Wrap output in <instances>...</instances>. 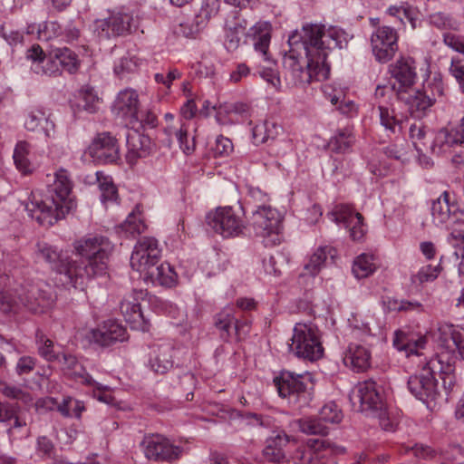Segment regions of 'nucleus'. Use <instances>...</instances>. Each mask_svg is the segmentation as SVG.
Segmentation results:
<instances>
[{"label":"nucleus","mask_w":464,"mask_h":464,"mask_svg":"<svg viewBox=\"0 0 464 464\" xmlns=\"http://www.w3.org/2000/svg\"><path fill=\"white\" fill-rule=\"evenodd\" d=\"M303 46L306 54L305 68L300 63L294 50L285 55L283 65L285 77L293 86H304L314 80L326 79L330 65L326 63L328 51L342 48L344 33L324 25L306 24L303 27Z\"/></svg>","instance_id":"obj_1"},{"label":"nucleus","mask_w":464,"mask_h":464,"mask_svg":"<svg viewBox=\"0 0 464 464\" xmlns=\"http://www.w3.org/2000/svg\"><path fill=\"white\" fill-rule=\"evenodd\" d=\"M74 249L85 261L72 260L64 263L62 271L69 275L73 287H83L84 280L105 275L113 245L108 237L101 235H87L74 242Z\"/></svg>","instance_id":"obj_2"},{"label":"nucleus","mask_w":464,"mask_h":464,"mask_svg":"<svg viewBox=\"0 0 464 464\" xmlns=\"http://www.w3.org/2000/svg\"><path fill=\"white\" fill-rule=\"evenodd\" d=\"M72 188V182L68 171L60 169L55 172L53 183L47 186L46 199L32 192L24 208L40 225L52 226L75 208L76 204L71 197Z\"/></svg>","instance_id":"obj_3"},{"label":"nucleus","mask_w":464,"mask_h":464,"mask_svg":"<svg viewBox=\"0 0 464 464\" xmlns=\"http://www.w3.org/2000/svg\"><path fill=\"white\" fill-rule=\"evenodd\" d=\"M455 359L447 352H440L430 358L416 375L411 376L408 388L411 394L423 402L435 400L438 394V382L435 374L440 373L443 385H453Z\"/></svg>","instance_id":"obj_4"},{"label":"nucleus","mask_w":464,"mask_h":464,"mask_svg":"<svg viewBox=\"0 0 464 464\" xmlns=\"http://www.w3.org/2000/svg\"><path fill=\"white\" fill-rule=\"evenodd\" d=\"M11 294L17 300V305L12 312L22 304L26 310L33 314H44L47 312L54 304L55 295L50 285L44 282L26 283L25 285H18L14 280Z\"/></svg>","instance_id":"obj_5"},{"label":"nucleus","mask_w":464,"mask_h":464,"mask_svg":"<svg viewBox=\"0 0 464 464\" xmlns=\"http://www.w3.org/2000/svg\"><path fill=\"white\" fill-rule=\"evenodd\" d=\"M274 382L278 393L287 398L290 404L301 409L309 405L314 394V382L312 375L308 372L295 374L285 371L275 378Z\"/></svg>","instance_id":"obj_6"},{"label":"nucleus","mask_w":464,"mask_h":464,"mask_svg":"<svg viewBox=\"0 0 464 464\" xmlns=\"http://www.w3.org/2000/svg\"><path fill=\"white\" fill-rule=\"evenodd\" d=\"M282 217L270 206H261L253 213V228L266 247H274L282 241Z\"/></svg>","instance_id":"obj_7"},{"label":"nucleus","mask_w":464,"mask_h":464,"mask_svg":"<svg viewBox=\"0 0 464 464\" xmlns=\"http://www.w3.org/2000/svg\"><path fill=\"white\" fill-rule=\"evenodd\" d=\"M293 332L289 348L295 355L309 361H316L323 356L324 348L315 325L297 323Z\"/></svg>","instance_id":"obj_8"},{"label":"nucleus","mask_w":464,"mask_h":464,"mask_svg":"<svg viewBox=\"0 0 464 464\" xmlns=\"http://www.w3.org/2000/svg\"><path fill=\"white\" fill-rule=\"evenodd\" d=\"M133 17L129 13L109 11L108 15L93 21V34L101 40H109L131 34Z\"/></svg>","instance_id":"obj_9"},{"label":"nucleus","mask_w":464,"mask_h":464,"mask_svg":"<svg viewBox=\"0 0 464 464\" xmlns=\"http://www.w3.org/2000/svg\"><path fill=\"white\" fill-rule=\"evenodd\" d=\"M140 445L145 457L154 461L173 462L183 453L181 447L174 445L167 437L159 433L145 435Z\"/></svg>","instance_id":"obj_10"},{"label":"nucleus","mask_w":464,"mask_h":464,"mask_svg":"<svg viewBox=\"0 0 464 464\" xmlns=\"http://www.w3.org/2000/svg\"><path fill=\"white\" fill-rule=\"evenodd\" d=\"M160 254L158 240L144 237L134 246L130 256V266L133 270L147 275L159 262Z\"/></svg>","instance_id":"obj_11"},{"label":"nucleus","mask_w":464,"mask_h":464,"mask_svg":"<svg viewBox=\"0 0 464 464\" xmlns=\"http://www.w3.org/2000/svg\"><path fill=\"white\" fill-rule=\"evenodd\" d=\"M87 153L99 164L116 163L120 160L118 140L108 131L97 133L90 143Z\"/></svg>","instance_id":"obj_12"},{"label":"nucleus","mask_w":464,"mask_h":464,"mask_svg":"<svg viewBox=\"0 0 464 464\" xmlns=\"http://www.w3.org/2000/svg\"><path fill=\"white\" fill-rule=\"evenodd\" d=\"M372 53L379 63L391 61L398 51V34L391 26H380L372 34Z\"/></svg>","instance_id":"obj_13"},{"label":"nucleus","mask_w":464,"mask_h":464,"mask_svg":"<svg viewBox=\"0 0 464 464\" xmlns=\"http://www.w3.org/2000/svg\"><path fill=\"white\" fill-rule=\"evenodd\" d=\"M328 217L336 224H343L349 229L350 237L354 241H359L365 235V225L363 217L358 212L344 204L335 205L328 213Z\"/></svg>","instance_id":"obj_14"},{"label":"nucleus","mask_w":464,"mask_h":464,"mask_svg":"<svg viewBox=\"0 0 464 464\" xmlns=\"http://www.w3.org/2000/svg\"><path fill=\"white\" fill-rule=\"evenodd\" d=\"M382 391L381 385L369 379L358 384L357 391L351 395V400H357L360 411H378L384 408Z\"/></svg>","instance_id":"obj_15"},{"label":"nucleus","mask_w":464,"mask_h":464,"mask_svg":"<svg viewBox=\"0 0 464 464\" xmlns=\"http://www.w3.org/2000/svg\"><path fill=\"white\" fill-rule=\"evenodd\" d=\"M334 453V445L327 439H310L307 448L296 453L298 464H326Z\"/></svg>","instance_id":"obj_16"},{"label":"nucleus","mask_w":464,"mask_h":464,"mask_svg":"<svg viewBox=\"0 0 464 464\" xmlns=\"http://www.w3.org/2000/svg\"><path fill=\"white\" fill-rule=\"evenodd\" d=\"M246 39H250L253 43L256 51L260 52L266 60H268L267 51L271 40V25L266 22H260L252 26L247 33H246L245 26H234V38L237 42H240L241 36ZM246 43V40H245Z\"/></svg>","instance_id":"obj_17"},{"label":"nucleus","mask_w":464,"mask_h":464,"mask_svg":"<svg viewBox=\"0 0 464 464\" xmlns=\"http://www.w3.org/2000/svg\"><path fill=\"white\" fill-rule=\"evenodd\" d=\"M456 147H464V117L455 128H442L433 140L431 150L434 153L440 154Z\"/></svg>","instance_id":"obj_18"},{"label":"nucleus","mask_w":464,"mask_h":464,"mask_svg":"<svg viewBox=\"0 0 464 464\" xmlns=\"http://www.w3.org/2000/svg\"><path fill=\"white\" fill-rule=\"evenodd\" d=\"M58 362L65 376L86 386L102 389V386L87 372L83 362L72 354L63 353Z\"/></svg>","instance_id":"obj_19"},{"label":"nucleus","mask_w":464,"mask_h":464,"mask_svg":"<svg viewBox=\"0 0 464 464\" xmlns=\"http://www.w3.org/2000/svg\"><path fill=\"white\" fill-rule=\"evenodd\" d=\"M140 107L139 95L133 89L128 88L121 91L112 105V112L119 118L132 122L137 118Z\"/></svg>","instance_id":"obj_20"},{"label":"nucleus","mask_w":464,"mask_h":464,"mask_svg":"<svg viewBox=\"0 0 464 464\" xmlns=\"http://www.w3.org/2000/svg\"><path fill=\"white\" fill-rule=\"evenodd\" d=\"M390 72L399 83L397 91H410L417 79L415 61L411 57H401L390 65Z\"/></svg>","instance_id":"obj_21"},{"label":"nucleus","mask_w":464,"mask_h":464,"mask_svg":"<svg viewBox=\"0 0 464 464\" xmlns=\"http://www.w3.org/2000/svg\"><path fill=\"white\" fill-rule=\"evenodd\" d=\"M24 127L30 131L41 130L46 138L55 136V123L52 113L43 107L34 108L28 111Z\"/></svg>","instance_id":"obj_22"},{"label":"nucleus","mask_w":464,"mask_h":464,"mask_svg":"<svg viewBox=\"0 0 464 464\" xmlns=\"http://www.w3.org/2000/svg\"><path fill=\"white\" fill-rule=\"evenodd\" d=\"M92 340L101 346H110L116 342L127 339L126 329L114 320H108L92 331Z\"/></svg>","instance_id":"obj_23"},{"label":"nucleus","mask_w":464,"mask_h":464,"mask_svg":"<svg viewBox=\"0 0 464 464\" xmlns=\"http://www.w3.org/2000/svg\"><path fill=\"white\" fill-rule=\"evenodd\" d=\"M207 226L216 234L224 238L232 236V208L218 207L206 216Z\"/></svg>","instance_id":"obj_24"},{"label":"nucleus","mask_w":464,"mask_h":464,"mask_svg":"<svg viewBox=\"0 0 464 464\" xmlns=\"http://www.w3.org/2000/svg\"><path fill=\"white\" fill-rule=\"evenodd\" d=\"M397 98L403 102L408 106L410 113L416 117H420L435 101L434 97L426 94V91H415L412 88L410 91H397Z\"/></svg>","instance_id":"obj_25"},{"label":"nucleus","mask_w":464,"mask_h":464,"mask_svg":"<svg viewBox=\"0 0 464 464\" xmlns=\"http://www.w3.org/2000/svg\"><path fill=\"white\" fill-rule=\"evenodd\" d=\"M371 352L364 345L350 343L344 352L343 363L353 371L364 372L371 366Z\"/></svg>","instance_id":"obj_26"},{"label":"nucleus","mask_w":464,"mask_h":464,"mask_svg":"<svg viewBox=\"0 0 464 464\" xmlns=\"http://www.w3.org/2000/svg\"><path fill=\"white\" fill-rule=\"evenodd\" d=\"M36 257L43 259L44 261L52 264L56 271L64 275L66 279L63 281L64 284H69V275L65 271H62V266L64 263H72V259L67 256H63L58 252L56 248L45 242H39L36 245L35 250Z\"/></svg>","instance_id":"obj_27"},{"label":"nucleus","mask_w":464,"mask_h":464,"mask_svg":"<svg viewBox=\"0 0 464 464\" xmlns=\"http://www.w3.org/2000/svg\"><path fill=\"white\" fill-rule=\"evenodd\" d=\"M172 353L170 343L154 345L149 362L151 370L157 373H166L173 366Z\"/></svg>","instance_id":"obj_28"},{"label":"nucleus","mask_w":464,"mask_h":464,"mask_svg":"<svg viewBox=\"0 0 464 464\" xmlns=\"http://www.w3.org/2000/svg\"><path fill=\"white\" fill-rule=\"evenodd\" d=\"M150 140L148 136L138 132L129 134L127 137L126 160L130 164H133L140 158H145L150 153Z\"/></svg>","instance_id":"obj_29"},{"label":"nucleus","mask_w":464,"mask_h":464,"mask_svg":"<svg viewBox=\"0 0 464 464\" xmlns=\"http://www.w3.org/2000/svg\"><path fill=\"white\" fill-rule=\"evenodd\" d=\"M145 295L142 290L134 291L130 296L124 298L121 302L120 309L127 322L130 324H138L140 321L144 322L140 300H143Z\"/></svg>","instance_id":"obj_30"},{"label":"nucleus","mask_w":464,"mask_h":464,"mask_svg":"<svg viewBox=\"0 0 464 464\" xmlns=\"http://www.w3.org/2000/svg\"><path fill=\"white\" fill-rule=\"evenodd\" d=\"M219 9V0H201L199 11L196 14L192 28L187 35H193L202 30L209 19Z\"/></svg>","instance_id":"obj_31"},{"label":"nucleus","mask_w":464,"mask_h":464,"mask_svg":"<svg viewBox=\"0 0 464 464\" xmlns=\"http://www.w3.org/2000/svg\"><path fill=\"white\" fill-rule=\"evenodd\" d=\"M456 206L450 203V194L444 191L437 199L432 201L431 216L436 225L446 223L455 211Z\"/></svg>","instance_id":"obj_32"},{"label":"nucleus","mask_w":464,"mask_h":464,"mask_svg":"<svg viewBox=\"0 0 464 464\" xmlns=\"http://www.w3.org/2000/svg\"><path fill=\"white\" fill-rule=\"evenodd\" d=\"M289 442V438L285 433L277 434L267 440V444L264 449V456L270 462H280L285 459V448Z\"/></svg>","instance_id":"obj_33"},{"label":"nucleus","mask_w":464,"mask_h":464,"mask_svg":"<svg viewBox=\"0 0 464 464\" xmlns=\"http://www.w3.org/2000/svg\"><path fill=\"white\" fill-rule=\"evenodd\" d=\"M14 279L6 273L0 271V311L5 314L12 313L17 305V300L13 297L11 290L13 288Z\"/></svg>","instance_id":"obj_34"},{"label":"nucleus","mask_w":464,"mask_h":464,"mask_svg":"<svg viewBox=\"0 0 464 464\" xmlns=\"http://www.w3.org/2000/svg\"><path fill=\"white\" fill-rule=\"evenodd\" d=\"M281 130V126L272 121H265L252 129L253 142L256 145L274 140Z\"/></svg>","instance_id":"obj_35"},{"label":"nucleus","mask_w":464,"mask_h":464,"mask_svg":"<svg viewBox=\"0 0 464 464\" xmlns=\"http://www.w3.org/2000/svg\"><path fill=\"white\" fill-rule=\"evenodd\" d=\"M154 283L165 287L176 285L178 275L169 263H162L147 274Z\"/></svg>","instance_id":"obj_36"},{"label":"nucleus","mask_w":464,"mask_h":464,"mask_svg":"<svg viewBox=\"0 0 464 464\" xmlns=\"http://www.w3.org/2000/svg\"><path fill=\"white\" fill-rule=\"evenodd\" d=\"M164 131H165L166 135L169 138V146H170L172 137H175L179 148L182 150V151L184 153L189 154L194 150V148H195L194 139H192L189 141L188 135V127H187L186 123H181L179 127H176V126L167 127Z\"/></svg>","instance_id":"obj_37"},{"label":"nucleus","mask_w":464,"mask_h":464,"mask_svg":"<svg viewBox=\"0 0 464 464\" xmlns=\"http://www.w3.org/2000/svg\"><path fill=\"white\" fill-rule=\"evenodd\" d=\"M101 100L91 87H83L79 91L76 102L78 111H84L88 113H95L99 111Z\"/></svg>","instance_id":"obj_38"},{"label":"nucleus","mask_w":464,"mask_h":464,"mask_svg":"<svg viewBox=\"0 0 464 464\" xmlns=\"http://www.w3.org/2000/svg\"><path fill=\"white\" fill-rule=\"evenodd\" d=\"M95 175L102 203L116 202L118 199V189L113 184L112 179L104 175L102 171H97Z\"/></svg>","instance_id":"obj_39"},{"label":"nucleus","mask_w":464,"mask_h":464,"mask_svg":"<svg viewBox=\"0 0 464 464\" xmlns=\"http://www.w3.org/2000/svg\"><path fill=\"white\" fill-rule=\"evenodd\" d=\"M54 58L57 59L61 71L64 70L70 73L77 71L79 60L76 53L67 47L53 50Z\"/></svg>","instance_id":"obj_40"},{"label":"nucleus","mask_w":464,"mask_h":464,"mask_svg":"<svg viewBox=\"0 0 464 464\" xmlns=\"http://www.w3.org/2000/svg\"><path fill=\"white\" fill-rule=\"evenodd\" d=\"M462 328H457L451 324L439 323L435 333L437 342L445 348L446 351L452 349V343L455 341V335L459 334Z\"/></svg>","instance_id":"obj_41"},{"label":"nucleus","mask_w":464,"mask_h":464,"mask_svg":"<svg viewBox=\"0 0 464 464\" xmlns=\"http://www.w3.org/2000/svg\"><path fill=\"white\" fill-rule=\"evenodd\" d=\"M332 248L329 246H320L309 257L304 264V269L307 275L316 276L324 266L327 256L331 253Z\"/></svg>","instance_id":"obj_42"},{"label":"nucleus","mask_w":464,"mask_h":464,"mask_svg":"<svg viewBox=\"0 0 464 464\" xmlns=\"http://www.w3.org/2000/svg\"><path fill=\"white\" fill-rule=\"evenodd\" d=\"M35 343L40 356H42L47 362H58L62 355L54 352L53 342L51 339L47 338L43 332H36Z\"/></svg>","instance_id":"obj_43"},{"label":"nucleus","mask_w":464,"mask_h":464,"mask_svg":"<svg viewBox=\"0 0 464 464\" xmlns=\"http://www.w3.org/2000/svg\"><path fill=\"white\" fill-rule=\"evenodd\" d=\"M354 142V137L348 129L339 130L337 133L331 138L329 148L335 153H345L350 150Z\"/></svg>","instance_id":"obj_44"},{"label":"nucleus","mask_w":464,"mask_h":464,"mask_svg":"<svg viewBox=\"0 0 464 464\" xmlns=\"http://www.w3.org/2000/svg\"><path fill=\"white\" fill-rule=\"evenodd\" d=\"M145 227L146 226L140 218V212L138 207L129 214L126 220L119 227L126 235L132 237L142 233Z\"/></svg>","instance_id":"obj_45"},{"label":"nucleus","mask_w":464,"mask_h":464,"mask_svg":"<svg viewBox=\"0 0 464 464\" xmlns=\"http://www.w3.org/2000/svg\"><path fill=\"white\" fill-rule=\"evenodd\" d=\"M372 256L362 254L353 264L352 272L358 279L365 278L373 273L375 266L372 262Z\"/></svg>","instance_id":"obj_46"},{"label":"nucleus","mask_w":464,"mask_h":464,"mask_svg":"<svg viewBox=\"0 0 464 464\" xmlns=\"http://www.w3.org/2000/svg\"><path fill=\"white\" fill-rule=\"evenodd\" d=\"M425 343V337H419L418 339L413 340L403 334L401 336L396 334V337L393 340L394 346L400 351H405L408 355L417 353L418 350L423 348Z\"/></svg>","instance_id":"obj_47"},{"label":"nucleus","mask_w":464,"mask_h":464,"mask_svg":"<svg viewBox=\"0 0 464 464\" xmlns=\"http://www.w3.org/2000/svg\"><path fill=\"white\" fill-rule=\"evenodd\" d=\"M378 111L380 122L386 130L395 133L397 128L398 130L401 129L402 121L396 118L393 110H390L380 102L378 105Z\"/></svg>","instance_id":"obj_48"},{"label":"nucleus","mask_w":464,"mask_h":464,"mask_svg":"<svg viewBox=\"0 0 464 464\" xmlns=\"http://www.w3.org/2000/svg\"><path fill=\"white\" fill-rule=\"evenodd\" d=\"M382 305L386 312H408L418 309L421 306L419 302L399 300L395 297L382 299Z\"/></svg>","instance_id":"obj_49"},{"label":"nucleus","mask_w":464,"mask_h":464,"mask_svg":"<svg viewBox=\"0 0 464 464\" xmlns=\"http://www.w3.org/2000/svg\"><path fill=\"white\" fill-rule=\"evenodd\" d=\"M300 430L309 435L325 436L328 433L327 425L318 417L317 419H304L299 420Z\"/></svg>","instance_id":"obj_50"},{"label":"nucleus","mask_w":464,"mask_h":464,"mask_svg":"<svg viewBox=\"0 0 464 464\" xmlns=\"http://www.w3.org/2000/svg\"><path fill=\"white\" fill-rule=\"evenodd\" d=\"M30 145L26 141H20L16 144L14 151V161L16 168L23 173L31 171L30 162L27 159Z\"/></svg>","instance_id":"obj_51"},{"label":"nucleus","mask_w":464,"mask_h":464,"mask_svg":"<svg viewBox=\"0 0 464 464\" xmlns=\"http://www.w3.org/2000/svg\"><path fill=\"white\" fill-rule=\"evenodd\" d=\"M31 68L37 74L41 73L48 76H56L62 72L53 51L50 53L48 57L45 56L44 58L40 64L37 66H32Z\"/></svg>","instance_id":"obj_52"},{"label":"nucleus","mask_w":464,"mask_h":464,"mask_svg":"<svg viewBox=\"0 0 464 464\" xmlns=\"http://www.w3.org/2000/svg\"><path fill=\"white\" fill-rule=\"evenodd\" d=\"M58 411L64 417L80 418L84 411V405L82 401L72 397L63 398V401L57 406Z\"/></svg>","instance_id":"obj_53"},{"label":"nucleus","mask_w":464,"mask_h":464,"mask_svg":"<svg viewBox=\"0 0 464 464\" xmlns=\"http://www.w3.org/2000/svg\"><path fill=\"white\" fill-rule=\"evenodd\" d=\"M232 322V307L227 306L216 315L215 325L220 331V336L225 341L229 338V327Z\"/></svg>","instance_id":"obj_54"},{"label":"nucleus","mask_w":464,"mask_h":464,"mask_svg":"<svg viewBox=\"0 0 464 464\" xmlns=\"http://www.w3.org/2000/svg\"><path fill=\"white\" fill-rule=\"evenodd\" d=\"M139 66V60L132 55H123L114 65V72L120 78L134 72Z\"/></svg>","instance_id":"obj_55"},{"label":"nucleus","mask_w":464,"mask_h":464,"mask_svg":"<svg viewBox=\"0 0 464 464\" xmlns=\"http://www.w3.org/2000/svg\"><path fill=\"white\" fill-rule=\"evenodd\" d=\"M61 34L62 27L57 22H45L37 26V37L41 41H49Z\"/></svg>","instance_id":"obj_56"},{"label":"nucleus","mask_w":464,"mask_h":464,"mask_svg":"<svg viewBox=\"0 0 464 464\" xmlns=\"http://www.w3.org/2000/svg\"><path fill=\"white\" fill-rule=\"evenodd\" d=\"M440 269V266L427 265L422 266L416 275H413L411 280L413 284L420 285L433 281L438 277Z\"/></svg>","instance_id":"obj_57"},{"label":"nucleus","mask_w":464,"mask_h":464,"mask_svg":"<svg viewBox=\"0 0 464 464\" xmlns=\"http://www.w3.org/2000/svg\"><path fill=\"white\" fill-rule=\"evenodd\" d=\"M409 132L416 150L419 151L422 150V147L426 146V127L421 122H415L411 125Z\"/></svg>","instance_id":"obj_58"},{"label":"nucleus","mask_w":464,"mask_h":464,"mask_svg":"<svg viewBox=\"0 0 464 464\" xmlns=\"http://www.w3.org/2000/svg\"><path fill=\"white\" fill-rule=\"evenodd\" d=\"M319 418L325 423H339L342 420V411L335 403L325 404L319 412Z\"/></svg>","instance_id":"obj_59"},{"label":"nucleus","mask_w":464,"mask_h":464,"mask_svg":"<svg viewBox=\"0 0 464 464\" xmlns=\"http://www.w3.org/2000/svg\"><path fill=\"white\" fill-rule=\"evenodd\" d=\"M0 392L10 399L22 401L24 403H29L32 401V397L28 392L7 383H0Z\"/></svg>","instance_id":"obj_60"},{"label":"nucleus","mask_w":464,"mask_h":464,"mask_svg":"<svg viewBox=\"0 0 464 464\" xmlns=\"http://www.w3.org/2000/svg\"><path fill=\"white\" fill-rule=\"evenodd\" d=\"M444 44L452 50L464 55V37L453 33L443 34Z\"/></svg>","instance_id":"obj_61"},{"label":"nucleus","mask_w":464,"mask_h":464,"mask_svg":"<svg viewBox=\"0 0 464 464\" xmlns=\"http://www.w3.org/2000/svg\"><path fill=\"white\" fill-rule=\"evenodd\" d=\"M212 110L216 111L217 121L220 124H229L231 122L232 105L230 103H223L212 106Z\"/></svg>","instance_id":"obj_62"},{"label":"nucleus","mask_w":464,"mask_h":464,"mask_svg":"<svg viewBox=\"0 0 464 464\" xmlns=\"http://www.w3.org/2000/svg\"><path fill=\"white\" fill-rule=\"evenodd\" d=\"M2 37L10 45H17L23 42L24 36L23 34L17 30H14L5 25L1 26L0 30Z\"/></svg>","instance_id":"obj_63"},{"label":"nucleus","mask_w":464,"mask_h":464,"mask_svg":"<svg viewBox=\"0 0 464 464\" xmlns=\"http://www.w3.org/2000/svg\"><path fill=\"white\" fill-rule=\"evenodd\" d=\"M450 72L464 92V63L459 60L452 59Z\"/></svg>","instance_id":"obj_64"}]
</instances>
